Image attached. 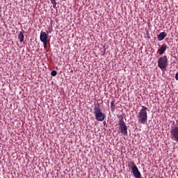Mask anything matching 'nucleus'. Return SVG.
I'll list each match as a JSON object with an SVG mask.
<instances>
[{
	"instance_id": "14",
	"label": "nucleus",
	"mask_w": 178,
	"mask_h": 178,
	"mask_svg": "<svg viewBox=\"0 0 178 178\" xmlns=\"http://www.w3.org/2000/svg\"><path fill=\"white\" fill-rule=\"evenodd\" d=\"M47 44H48V42H43L44 48H47Z\"/></svg>"
},
{
	"instance_id": "9",
	"label": "nucleus",
	"mask_w": 178,
	"mask_h": 178,
	"mask_svg": "<svg viewBox=\"0 0 178 178\" xmlns=\"http://www.w3.org/2000/svg\"><path fill=\"white\" fill-rule=\"evenodd\" d=\"M165 37H166V33L161 32L158 35L157 38H158L159 41H162L165 39Z\"/></svg>"
},
{
	"instance_id": "10",
	"label": "nucleus",
	"mask_w": 178,
	"mask_h": 178,
	"mask_svg": "<svg viewBox=\"0 0 178 178\" xmlns=\"http://www.w3.org/2000/svg\"><path fill=\"white\" fill-rule=\"evenodd\" d=\"M18 38L19 39V42H23L24 41V35L23 34V32L19 33Z\"/></svg>"
},
{
	"instance_id": "4",
	"label": "nucleus",
	"mask_w": 178,
	"mask_h": 178,
	"mask_svg": "<svg viewBox=\"0 0 178 178\" xmlns=\"http://www.w3.org/2000/svg\"><path fill=\"white\" fill-rule=\"evenodd\" d=\"M168 56H163L159 58L158 66L160 69H166L168 67Z\"/></svg>"
},
{
	"instance_id": "12",
	"label": "nucleus",
	"mask_w": 178,
	"mask_h": 178,
	"mask_svg": "<svg viewBox=\"0 0 178 178\" xmlns=\"http://www.w3.org/2000/svg\"><path fill=\"white\" fill-rule=\"evenodd\" d=\"M51 76L55 77V76H56L58 74V72H56V70H53V71H51Z\"/></svg>"
},
{
	"instance_id": "15",
	"label": "nucleus",
	"mask_w": 178,
	"mask_h": 178,
	"mask_svg": "<svg viewBox=\"0 0 178 178\" xmlns=\"http://www.w3.org/2000/svg\"><path fill=\"white\" fill-rule=\"evenodd\" d=\"M175 79L178 81V72L175 74Z\"/></svg>"
},
{
	"instance_id": "13",
	"label": "nucleus",
	"mask_w": 178,
	"mask_h": 178,
	"mask_svg": "<svg viewBox=\"0 0 178 178\" xmlns=\"http://www.w3.org/2000/svg\"><path fill=\"white\" fill-rule=\"evenodd\" d=\"M50 1H51V3H52L54 8H56V4H57L56 3V0H50Z\"/></svg>"
},
{
	"instance_id": "3",
	"label": "nucleus",
	"mask_w": 178,
	"mask_h": 178,
	"mask_svg": "<svg viewBox=\"0 0 178 178\" xmlns=\"http://www.w3.org/2000/svg\"><path fill=\"white\" fill-rule=\"evenodd\" d=\"M118 133L122 134V136H127V125H126V122L123 118H121L118 122Z\"/></svg>"
},
{
	"instance_id": "11",
	"label": "nucleus",
	"mask_w": 178,
	"mask_h": 178,
	"mask_svg": "<svg viewBox=\"0 0 178 178\" xmlns=\"http://www.w3.org/2000/svg\"><path fill=\"white\" fill-rule=\"evenodd\" d=\"M115 109H116V105H115V102L112 101L111 102V112H115Z\"/></svg>"
},
{
	"instance_id": "8",
	"label": "nucleus",
	"mask_w": 178,
	"mask_h": 178,
	"mask_svg": "<svg viewBox=\"0 0 178 178\" xmlns=\"http://www.w3.org/2000/svg\"><path fill=\"white\" fill-rule=\"evenodd\" d=\"M168 49V45L166 44L163 43L161 47L158 49V52L159 55H163L165 54V51Z\"/></svg>"
},
{
	"instance_id": "6",
	"label": "nucleus",
	"mask_w": 178,
	"mask_h": 178,
	"mask_svg": "<svg viewBox=\"0 0 178 178\" xmlns=\"http://www.w3.org/2000/svg\"><path fill=\"white\" fill-rule=\"evenodd\" d=\"M132 167L131 170L132 173L135 178H141V173L140 172V170H138V168H137V165L134 163V162H132Z\"/></svg>"
},
{
	"instance_id": "5",
	"label": "nucleus",
	"mask_w": 178,
	"mask_h": 178,
	"mask_svg": "<svg viewBox=\"0 0 178 178\" xmlns=\"http://www.w3.org/2000/svg\"><path fill=\"white\" fill-rule=\"evenodd\" d=\"M170 138L173 141L178 143V124L175 125L170 129Z\"/></svg>"
},
{
	"instance_id": "1",
	"label": "nucleus",
	"mask_w": 178,
	"mask_h": 178,
	"mask_svg": "<svg viewBox=\"0 0 178 178\" xmlns=\"http://www.w3.org/2000/svg\"><path fill=\"white\" fill-rule=\"evenodd\" d=\"M148 108L145 106H142V108L140 110L139 113L137 115V119L138 123L141 124H145V122L148 120V114L147 113V111Z\"/></svg>"
},
{
	"instance_id": "2",
	"label": "nucleus",
	"mask_w": 178,
	"mask_h": 178,
	"mask_svg": "<svg viewBox=\"0 0 178 178\" xmlns=\"http://www.w3.org/2000/svg\"><path fill=\"white\" fill-rule=\"evenodd\" d=\"M94 115L97 122H104L105 120V113H102V108L99 107V104L95 105L94 107Z\"/></svg>"
},
{
	"instance_id": "16",
	"label": "nucleus",
	"mask_w": 178,
	"mask_h": 178,
	"mask_svg": "<svg viewBox=\"0 0 178 178\" xmlns=\"http://www.w3.org/2000/svg\"><path fill=\"white\" fill-rule=\"evenodd\" d=\"M176 122L177 123V124H178V119L176 120Z\"/></svg>"
},
{
	"instance_id": "7",
	"label": "nucleus",
	"mask_w": 178,
	"mask_h": 178,
	"mask_svg": "<svg viewBox=\"0 0 178 178\" xmlns=\"http://www.w3.org/2000/svg\"><path fill=\"white\" fill-rule=\"evenodd\" d=\"M40 40L42 42H48V35L45 32L41 31L40 35Z\"/></svg>"
}]
</instances>
